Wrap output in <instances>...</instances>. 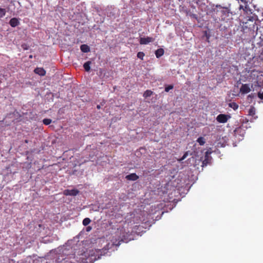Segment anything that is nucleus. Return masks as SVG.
Here are the masks:
<instances>
[{
  "mask_svg": "<svg viewBox=\"0 0 263 263\" xmlns=\"http://www.w3.org/2000/svg\"><path fill=\"white\" fill-rule=\"evenodd\" d=\"M132 231L126 232L123 235L121 239L117 242L115 240L111 243H108L102 249H95L89 251V253L83 252L77 254L71 253L73 250L70 247L63 246L50 252L49 256L52 259V263H93L101 258V256H110L111 253L117 250L120 242H128L134 239Z\"/></svg>",
  "mask_w": 263,
  "mask_h": 263,
  "instance_id": "1",
  "label": "nucleus"
},
{
  "mask_svg": "<svg viewBox=\"0 0 263 263\" xmlns=\"http://www.w3.org/2000/svg\"><path fill=\"white\" fill-rule=\"evenodd\" d=\"M244 11L250 14L242 21L241 37L243 40L251 41L252 45L254 46H263V26L259 28L256 22L257 20V16L252 14V10L247 7H245Z\"/></svg>",
  "mask_w": 263,
  "mask_h": 263,
  "instance_id": "2",
  "label": "nucleus"
},
{
  "mask_svg": "<svg viewBox=\"0 0 263 263\" xmlns=\"http://www.w3.org/2000/svg\"><path fill=\"white\" fill-rule=\"evenodd\" d=\"M191 5L194 8H195L194 4H196L199 9L203 12H206L209 15H213L215 6L214 4H209L207 1L205 0H189Z\"/></svg>",
  "mask_w": 263,
  "mask_h": 263,
  "instance_id": "3",
  "label": "nucleus"
},
{
  "mask_svg": "<svg viewBox=\"0 0 263 263\" xmlns=\"http://www.w3.org/2000/svg\"><path fill=\"white\" fill-rule=\"evenodd\" d=\"M213 15H211L214 21H224L227 17L230 16L232 13L228 7H222L220 5L215 6Z\"/></svg>",
  "mask_w": 263,
  "mask_h": 263,
  "instance_id": "4",
  "label": "nucleus"
},
{
  "mask_svg": "<svg viewBox=\"0 0 263 263\" xmlns=\"http://www.w3.org/2000/svg\"><path fill=\"white\" fill-rule=\"evenodd\" d=\"M215 28H219V30L221 31V35L225 38L229 39L231 36V29L227 27L224 22L223 24L219 22V21H215Z\"/></svg>",
  "mask_w": 263,
  "mask_h": 263,
  "instance_id": "5",
  "label": "nucleus"
},
{
  "mask_svg": "<svg viewBox=\"0 0 263 263\" xmlns=\"http://www.w3.org/2000/svg\"><path fill=\"white\" fill-rule=\"evenodd\" d=\"M242 2H243L245 4V6L243 7L242 5L239 6V10L242 9L243 10V14H241L240 17V20L241 22L242 23V21L243 18L247 17V16H250V15L249 14H247L245 11L244 9H245V7H247L249 9H250V8L249 7L248 5L247 4L248 2L250 1V0H241Z\"/></svg>",
  "mask_w": 263,
  "mask_h": 263,
  "instance_id": "6",
  "label": "nucleus"
},
{
  "mask_svg": "<svg viewBox=\"0 0 263 263\" xmlns=\"http://www.w3.org/2000/svg\"><path fill=\"white\" fill-rule=\"evenodd\" d=\"M229 118H230V116L229 115L221 114L217 116L216 120L219 123H224L227 122Z\"/></svg>",
  "mask_w": 263,
  "mask_h": 263,
  "instance_id": "7",
  "label": "nucleus"
},
{
  "mask_svg": "<svg viewBox=\"0 0 263 263\" xmlns=\"http://www.w3.org/2000/svg\"><path fill=\"white\" fill-rule=\"evenodd\" d=\"M212 153V151H211L210 149L208 150L205 153L204 155V158L202 162V166L204 167L205 166H206L207 164L209 163L211 157H210V155Z\"/></svg>",
  "mask_w": 263,
  "mask_h": 263,
  "instance_id": "8",
  "label": "nucleus"
},
{
  "mask_svg": "<svg viewBox=\"0 0 263 263\" xmlns=\"http://www.w3.org/2000/svg\"><path fill=\"white\" fill-rule=\"evenodd\" d=\"M79 191L77 189L69 190L67 189L64 191L63 194L65 196H74L78 194Z\"/></svg>",
  "mask_w": 263,
  "mask_h": 263,
  "instance_id": "9",
  "label": "nucleus"
},
{
  "mask_svg": "<svg viewBox=\"0 0 263 263\" xmlns=\"http://www.w3.org/2000/svg\"><path fill=\"white\" fill-rule=\"evenodd\" d=\"M250 91V85L249 84H242L240 88V92L242 94L248 93Z\"/></svg>",
  "mask_w": 263,
  "mask_h": 263,
  "instance_id": "10",
  "label": "nucleus"
},
{
  "mask_svg": "<svg viewBox=\"0 0 263 263\" xmlns=\"http://www.w3.org/2000/svg\"><path fill=\"white\" fill-rule=\"evenodd\" d=\"M154 39L151 37H141L140 39V44L142 45H146L153 42Z\"/></svg>",
  "mask_w": 263,
  "mask_h": 263,
  "instance_id": "11",
  "label": "nucleus"
},
{
  "mask_svg": "<svg viewBox=\"0 0 263 263\" xmlns=\"http://www.w3.org/2000/svg\"><path fill=\"white\" fill-rule=\"evenodd\" d=\"M127 180L136 181L139 178V176L136 173H132L125 176Z\"/></svg>",
  "mask_w": 263,
  "mask_h": 263,
  "instance_id": "12",
  "label": "nucleus"
},
{
  "mask_svg": "<svg viewBox=\"0 0 263 263\" xmlns=\"http://www.w3.org/2000/svg\"><path fill=\"white\" fill-rule=\"evenodd\" d=\"M19 20L16 17L12 18L9 21V24L12 27H15L20 25Z\"/></svg>",
  "mask_w": 263,
  "mask_h": 263,
  "instance_id": "13",
  "label": "nucleus"
},
{
  "mask_svg": "<svg viewBox=\"0 0 263 263\" xmlns=\"http://www.w3.org/2000/svg\"><path fill=\"white\" fill-rule=\"evenodd\" d=\"M34 72L41 76H44L46 74V71L43 68L37 67L35 68Z\"/></svg>",
  "mask_w": 263,
  "mask_h": 263,
  "instance_id": "14",
  "label": "nucleus"
},
{
  "mask_svg": "<svg viewBox=\"0 0 263 263\" xmlns=\"http://www.w3.org/2000/svg\"><path fill=\"white\" fill-rule=\"evenodd\" d=\"M110 9H112L111 11H109V9L108 8V10L106 11V14L107 16L110 17H115L116 15V12L117 11V9L115 8H112L111 7L110 8Z\"/></svg>",
  "mask_w": 263,
  "mask_h": 263,
  "instance_id": "15",
  "label": "nucleus"
},
{
  "mask_svg": "<svg viewBox=\"0 0 263 263\" xmlns=\"http://www.w3.org/2000/svg\"><path fill=\"white\" fill-rule=\"evenodd\" d=\"M80 49L84 53H87L90 51V47L86 44H82L80 46Z\"/></svg>",
  "mask_w": 263,
  "mask_h": 263,
  "instance_id": "16",
  "label": "nucleus"
},
{
  "mask_svg": "<svg viewBox=\"0 0 263 263\" xmlns=\"http://www.w3.org/2000/svg\"><path fill=\"white\" fill-rule=\"evenodd\" d=\"M164 53V51L162 48H159L155 51V55L157 58H160Z\"/></svg>",
  "mask_w": 263,
  "mask_h": 263,
  "instance_id": "17",
  "label": "nucleus"
},
{
  "mask_svg": "<svg viewBox=\"0 0 263 263\" xmlns=\"http://www.w3.org/2000/svg\"><path fill=\"white\" fill-rule=\"evenodd\" d=\"M248 72L250 73L249 76L252 78V79H255L256 77H258V71L254 69L250 70Z\"/></svg>",
  "mask_w": 263,
  "mask_h": 263,
  "instance_id": "18",
  "label": "nucleus"
},
{
  "mask_svg": "<svg viewBox=\"0 0 263 263\" xmlns=\"http://www.w3.org/2000/svg\"><path fill=\"white\" fill-rule=\"evenodd\" d=\"M91 62L90 61H87L83 65V67L85 70L88 72L90 69V65Z\"/></svg>",
  "mask_w": 263,
  "mask_h": 263,
  "instance_id": "19",
  "label": "nucleus"
},
{
  "mask_svg": "<svg viewBox=\"0 0 263 263\" xmlns=\"http://www.w3.org/2000/svg\"><path fill=\"white\" fill-rule=\"evenodd\" d=\"M256 109L253 106H251L250 109H249L248 115L251 116H254L255 115Z\"/></svg>",
  "mask_w": 263,
  "mask_h": 263,
  "instance_id": "20",
  "label": "nucleus"
},
{
  "mask_svg": "<svg viewBox=\"0 0 263 263\" xmlns=\"http://www.w3.org/2000/svg\"><path fill=\"white\" fill-rule=\"evenodd\" d=\"M186 15L190 16L191 18L198 20V15L196 14L192 13L190 11H186Z\"/></svg>",
  "mask_w": 263,
  "mask_h": 263,
  "instance_id": "21",
  "label": "nucleus"
},
{
  "mask_svg": "<svg viewBox=\"0 0 263 263\" xmlns=\"http://www.w3.org/2000/svg\"><path fill=\"white\" fill-rule=\"evenodd\" d=\"M197 142L200 145H203L205 143V139L202 137H200L197 139Z\"/></svg>",
  "mask_w": 263,
  "mask_h": 263,
  "instance_id": "22",
  "label": "nucleus"
},
{
  "mask_svg": "<svg viewBox=\"0 0 263 263\" xmlns=\"http://www.w3.org/2000/svg\"><path fill=\"white\" fill-rule=\"evenodd\" d=\"M153 93V92L151 90H146L143 93V96L146 98L151 97Z\"/></svg>",
  "mask_w": 263,
  "mask_h": 263,
  "instance_id": "23",
  "label": "nucleus"
},
{
  "mask_svg": "<svg viewBox=\"0 0 263 263\" xmlns=\"http://www.w3.org/2000/svg\"><path fill=\"white\" fill-rule=\"evenodd\" d=\"M229 106L235 110L237 109L238 108V105L235 102H231L229 103Z\"/></svg>",
  "mask_w": 263,
  "mask_h": 263,
  "instance_id": "24",
  "label": "nucleus"
},
{
  "mask_svg": "<svg viewBox=\"0 0 263 263\" xmlns=\"http://www.w3.org/2000/svg\"><path fill=\"white\" fill-rule=\"evenodd\" d=\"M90 222L91 220L90 219V218H85L83 219L82 223L84 226H87L90 223Z\"/></svg>",
  "mask_w": 263,
  "mask_h": 263,
  "instance_id": "25",
  "label": "nucleus"
},
{
  "mask_svg": "<svg viewBox=\"0 0 263 263\" xmlns=\"http://www.w3.org/2000/svg\"><path fill=\"white\" fill-rule=\"evenodd\" d=\"M6 13V10L4 8H0V18L3 17Z\"/></svg>",
  "mask_w": 263,
  "mask_h": 263,
  "instance_id": "26",
  "label": "nucleus"
},
{
  "mask_svg": "<svg viewBox=\"0 0 263 263\" xmlns=\"http://www.w3.org/2000/svg\"><path fill=\"white\" fill-rule=\"evenodd\" d=\"M51 122H52V120L50 119L46 118V119H44L43 120V124L46 125H49Z\"/></svg>",
  "mask_w": 263,
  "mask_h": 263,
  "instance_id": "27",
  "label": "nucleus"
},
{
  "mask_svg": "<svg viewBox=\"0 0 263 263\" xmlns=\"http://www.w3.org/2000/svg\"><path fill=\"white\" fill-rule=\"evenodd\" d=\"M235 132L236 134H240L242 136H243L245 133L244 130L241 128H238L235 130Z\"/></svg>",
  "mask_w": 263,
  "mask_h": 263,
  "instance_id": "28",
  "label": "nucleus"
},
{
  "mask_svg": "<svg viewBox=\"0 0 263 263\" xmlns=\"http://www.w3.org/2000/svg\"><path fill=\"white\" fill-rule=\"evenodd\" d=\"M173 85H168L165 86V91L168 92L170 90L173 89Z\"/></svg>",
  "mask_w": 263,
  "mask_h": 263,
  "instance_id": "29",
  "label": "nucleus"
},
{
  "mask_svg": "<svg viewBox=\"0 0 263 263\" xmlns=\"http://www.w3.org/2000/svg\"><path fill=\"white\" fill-rule=\"evenodd\" d=\"M144 55H145V54L144 53V52H141V51L137 53V57L141 60L143 59V57H144Z\"/></svg>",
  "mask_w": 263,
  "mask_h": 263,
  "instance_id": "30",
  "label": "nucleus"
},
{
  "mask_svg": "<svg viewBox=\"0 0 263 263\" xmlns=\"http://www.w3.org/2000/svg\"><path fill=\"white\" fill-rule=\"evenodd\" d=\"M188 155V153L187 152H185L184 155H183V156L180 159V161H183V160H184L186 157Z\"/></svg>",
  "mask_w": 263,
  "mask_h": 263,
  "instance_id": "31",
  "label": "nucleus"
},
{
  "mask_svg": "<svg viewBox=\"0 0 263 263\" xmlns=\"http://www.w3.org/2000/svg\"><path fill=\"white\" fill-rule=\"evenodd\" d=\"M258 97L260 99H263V91H259L258 93Z\"/></svg>",
  "mask_w": 263,
  "mask_h": 263,
  "instance_id": "32",
  "label": "nucleus"
},
{
  "mask_svg": "<svg viewBox=\"0 0 263 263\" xmlns=\"http://www.w3.org/2000/svg\"><path fill=\"white\" fill-rule=\"evenodd\" d=\"M22 47L24 50H28L29 47L27 44H23Z\"/></svg>",
  "mask_w": 263,
  "mask_h": 263,
  "instance_id": "33",
  "label": "nucleus"
},
{
  "mask_svg": "<svg viewBox=\"0 0 263 263\" xmlns=\"http://www.w3.org/2000/svg\"><path fill=\"white\" fill-rule=\"evenodd\" d=\"M92 229V227L91 226H87L86 228V231L88 232H90Z\"/></svg>",
  "mask_w": 263,
  "mask_h": 263,
  "instance_id": "34",
  "label": "nucleus"
},
{
  "mask_svg": "<svg viewBox=\"0 0 263 263\" xmlns=\"http://www.w3.org/2000/svg\"><path fill=\"white\" fill-rule=\"evenodd\" d=\"M43 241L45 242V243H47V242H49L50 241L48 240V238L47 237H45L43 239Z\"/></svg>",
  "mask_w": 263,
  "mask_h": 263,
  "instance_id": "35",
  "label": "nucleus"
},
{
  "mask_svg": "<svg viewBox=\"0 0 263 263\" xmlns=\"http://www.w3.org/2000/svg\"><path fill=\"white\" fill-rule=\"evenodd\" d=\"M254 95L255 94H253V93H251L250 95H249L248 96V99H249V98H253L254 97Z\"/></svg>",
  "mask_w": 263,
  "mask_h": 263,
  "instance_id": "36",
  "label": "nucleus"
},
{
  "mask_svg": "<svg viewBox=\"0 0 263 263\" xmlns=\"http://www.w3.org/2000/svg\"><path fill=\"white\" fill-rule=\"evenodd\" d=\"M259 58L261 60H263V50H262L261 52L260 53Z\"/></svg>",
  "mask_w": 263,
  "mask_h": 263,
  "instance_id": "37",
  "label": "nucleus"
},
{
  "mask_svg": "<svg viewBox=\"0 0 263 263\" xmlns=\"http://www.w3.org/2000/svg\"><path fill=\"white\" fill-rule=\"evenodd\" d=\"M97 109H100V108H101V106H100V105H98L97 106Z\"/></svg>",
  "mask_w": 263,
  "mask_h": 263,
  "instance_id": "38",
  "label": "nucleus"
},
{
  "mask_svg": "<svg viewBox=\"0 0 263 263\" xmlns=\"http://www.w3.org/2000/svg\"><path fill=\"white\" fill-rule=\"evenodd\" d=\"M32 58V55H29V58L30 59H31Z\"/></svg>",
  "mask_w": 263,
  "mask_h": 263,
  "instance_id": "39",
  "label": "nucleus"
}]
</instances>
